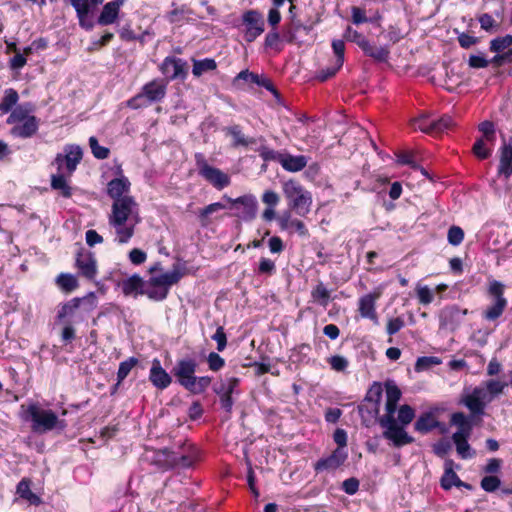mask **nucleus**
Wrapping results in <instances>:
<instances>
[{"label": "nucleus", "mask_w": 512, "mask_h": 512, "mask_svg": "<svg viewBox=\"0 0 512 512\" xmlns=\"http://www.w3.org/2000/svg\"><path fill=\"white\" fill-rule=\"evenodd\" d=\"M166 95V85L153 80L142 87L139 94L128 100L127 105L132 109L146 107L153 102L161 101Z\"/></svg>", "instance_id": "nucleus-7"}, {"label": "nucleus", "mask_w": 512, "mask_h": 512, "mask_svg": "<svg viewBox=\"0 0 512 512\" xmlns=\"http://www.w3.org/2000/svg\"><path fill=\"white\" fill-rule=\"evenodd\" d=\"M344 38L347 41L356 43L361 49L367 45L368 40L358 31L352 29L350 26L347 27Z\"/></svg>", "instance_id": "nucleus-53"}, {"label": "nucleus", "mask_w": 512, "mask_h": 512, "mask_svg": "<svg viewBox=\"0 0 512 512\" xmlns=\"http://www.w3.org/2000/svg\"><path fill=\"white\" fill-rule=\"evenodd\" d=\"M450 449L451 444L445 439H441L433 445V452L439 457H444Z\"/></svg>", "instance_id": "nucleus-63"}, {"label": "nucleus", "mask_w": 512, "mask_h": 512, "mask_svg": "<svg viewBox=\"0 0 512 512\" xmlns=\"http://www.w3.org/2000/svg\"><path fill=\"white\" fill-rule=\"evenodd\" d=\"M280 164L287 171L298 172L306 167L307 157L304 155L293 156L286 154L281 157Z\"/></svg>", "instance_id": "nucleus-31"}, {"label": "nucleus", "mask_w": 512, "mask_h": 512, "mask_svg": "<svg viewBox=\"0 0 512 512\" xmlns=\"http://www.w3.org/2000/svg\"><path fill=\"white\" fill-rule=\"evenodd\" d=\"M486 392L481 386L473 388L472 391L465 389L459 404L464 405L470 411L471 417H481L485 414L487 404L491 402V397H487Z\"/></svg>", "instance_id": "nucleus-9"}, {"label": "nucleus", "mask_w": 512, "mask_h": 512, "mask_svg": "<svg viewBox=\"0 0 512 512\" xmlns=\"http://www.w3.org/2000/svg\"><path fill=\"white\" fill-rule=\"evenodd\" d=\"M226 132L231 135L234 139L233 145L235 147L237 146H244L247 147L252 144H256L255 138H246L244 134L242 133L241 127L239 125H233L230 127H227Z\"/></svg>", "instance_id": "nucleus-36"}, {"label": "nucleus", "mask_w": 512, "mask_h": 512, "mask_svg": "<svg viewBox=\"0 0 512 512\" xmlns=\"http://www.w3.org/2000/svg\"><path fill=\"white\" fill-rule=\"evenodd\" d=\"M183 273L177 266L171 272L163 273L149 279V285L152 288L144 289L143 295H146L153 301H163L167 298L169 287L178 283Z\"/></svg>", "instance_id": "nucleus-5"}, {"label": "nucleus", "mask_w": 512, "mask_h": 512, "mask_svg": "<svg viewBox=\"0 0 512 512\" xmlns=\"http://www.w3.org/2000/svg\"><path fill=\"white\" fill-rule=\"evenodd\" d=\"M31 483L32 482L29 478H23L17 484L16 493L20 498L28 501L31 505L38 506L39 504H41L42 501L38 495L31 491Z\"/></svg>", "instance_id": "nucleus-30"}, {"label": "nucleus", "mask_w": 512, "mask_h": 512, "mask_svg": "<svg viewBox=\"0 0 512 512\" xmlns=\"http://www.w3.org/2000/svg\"><path fill=\"white\" fill-rule=\"evenodd\" d=\"M208 367L212 371H219L225 365V360L216 352H210L207 358Z\"/></svg>", "instance_id": "nucleus-57"}, {"label": "nucleus", "mask_w": 512, "mask_h": 512, "mask_svg": "<svg viewBox=\"0 0 512 512\" xmlns=\"http://www.w3.org/2000/svg\"><path fill=\"white\" fill-rule=\"evenodd\" d=\"M119 177L112 179L107 184V194L114 201H118L122 199V197L127 196L126 193L129 192L131 183L127 177L122 174V169L118 168Z\"/></svg>", "instance_id": "nucleus-22"}, {"label": "nucleus", "mask_w": 512, "mask_h": 512, "mask_svg": "<svg viewBox=\"0 0 512 512\" xmlns=\"http://www.w3.org/2000/svg\"><path fill=\"white\" fill-rule=\"evenodd\" d=\"M195 162L198 174L218 190L230 184L229 176L220 169L210 166L202 153L195 154Z\"/></svg>", "instance_id": "nucleus-10"}, {"label": "nucleus", "mask_w": 512, "mask_h": 512, "mask_svg": "<svg viewBox=\"0 0 512 512\" xmlns=\"http://www.w3.org/2000/svg\"><path fill=\"white\" fill-rule=\"evenodd\" d=\"M417 296H418L419 302L423 305L430 304L434 299L433 292L427 286L418 288Z\"/></svg>", "instance_id": "nucleus-61"}, {"label": "nucleus", "mask_w": 512, "mask_h": 512, "mask_svg": "<svg viewBox=\"0 0 512 512\" xmlns=\"http://www.w3.org/2000/svg\"><path fill=\"white\" fill-rule=\"evenodd\" d=\"M347 456L344 449L336 448L328 457L319 459L314 464V470L317 473L336 470L346 461Z\"/></svg>", "instance_id": "nucleus-21"}, {"label": "nucleus", "mask_w": 512, "mask_h": 512, "mask_svg": "<svg viewBox=\"0 0 512 512\" xmlns=\"http://www.w3.org/2000/svg\"><path fill=\"white\" fill-rule=\"evenodd\" d=\"M311 297L315 302L326 307L330 301V291L322 282H319L311 291Z\"/></svg>", "instance_id": "nucleus-40"}, {"label": "nucleus", "mask_w": 512, "mask_h": 512, "mask_svg": "<svg viewBox=\"0 0 512 512\" xmlns=\"http://www.w3.org/2000/svg\"><path fill=\"white\" fill-rule=\"evenodd\" d=\"M89 146L95 158L100 160L108 158L110 150L106 147L100 146L95 136H91L89 138Z\"/></svg>", "instance_id": "nucleus-48"}, {"label": "nucleus", "mask_w": 512, "mask_h": 512, "mask_svg": "<svg viewBox=\"0 0 512 512\" xmlns=\"http://www.w3.org/2000/svg\"><path fill=\"white\" fill-rule=\"evenodd\" d=\"M86 299H91L92 301H94V293H90L88 296L82 298L75 297L67 301L66 303L62 304L60 309L58 310L57 319L59 321H63L66 317L72 316L75 313V311L80 307L81 302Z\"/></svg>", "instance_id": "nucleus-29"}, {"label": "nucleus", "mask_w": 512, "mask_h": 512, "mask_svg": "<svg viewBox=\"0 0 512 512\" xmlns=\"http://www.w3.org/2000/svg\"><path fill=\"white\" fill-rule=\"evenodd\" d=\"M242 24L245 26L244 38L247 42H253L265 29L263 15L258 10L245 11Z\"/></svg>", "instance_id": "nucleus-13"}, {"label": "nucleus", "mask_w": 512, "mask_h": 512, "mask_svg": "<svg viewBox=\"0 0 512 512\" xmlns=\"http://www.w3.org/2000/svg\"><path fill=\"white\" fill-rule=\"evenodd\" d=\"M501 484V480L494 475L485 476L481 479L480 486L481 488L489 493L496 491Z\"/></svg>", "instance_id": "nucleus-54"}, {"label": "nucleus", "mask_w": 512, "mask_h": 512, "mask_svg": "<svg viewBox=\"0 0 512 512\" xmlns=\"http://www.w3.org/2000/svg\"><path fill=\"white\" fill-rule=\"evenodd\" d=\"M380 426L384 429L383 437L393 443L397 448L411 444L415 439L410 436L403 425H399L394 416L381 417L379 419Z\"/></svg>", "instance_id": "nucleus-8"}, {"label": "nucleus", "mask_w": 512, "mask_h": 512, "mask_svg": "<svg viewBox=\"0 0 512 512\" xmlns=\"http://www.w3.org/2000/svg\"><path fill=\"white\" fill-rule=\"evenodd\" d=\"M439 426L440 422L432 411L422 413L414 423V429L421 434H427Z\"/></svg>", "instance_id": "nucleus-27"}, {"label": "nucleus", "mask_w": 512, "mask_h": 512, "mask_svg": "<svg viewBox=\"0 0 512 512\" xmlns=\"http://www.w3.org/2000/svg\"><path fill=\"white\" fill-rule=\"evenodd\" d=\"M358 412L361 416L362 424L366 427H370L376 422L379 423V419L381 418L379 417L380 405L378 404H368L366 402H362L358 406Z\"/></svg>", "instance_id": "nucleus-26"}, {"label": "nucleus", "mask_w": 512, "mask_h": 512, "mask_svg": "<svg viewBox=\"0 0 512 512\" xmlns=\"http://www.w3.org/2000/svg\"><path fill=\"white\" fill-rule=\"evenodd\" d=\"M439 363H440V360L437 357L422 356L417 359L416 364H415V370L422 371V370L428 369L432 365H438Z\"/></svg>", "instance_id": "nucleus-56"}, {"label": "nucleus", "mask_w": 512, "mask_h": 512, "mask_svg": "<svg viewBox=\"0 0 512 512\" xmlns=\"http://www.w3.org/2000/svg\"><path fill=\"white\" fill-rule=\"evenodd\" d=\"M70 2L76 10L79 24H83V18H87L90 13L89 0H71Z\"/></svg>", "instance_id": "nucleus-49"}, {"label": "nucleus", "mask_w": 512, "mask_h": 512, "mask_svg": "<svg viewBox=\"0 0 512 512\" xmlns=\"http://www.w3.org/2000/svg\"><path fill=\"white\" fill-rule=\"evenodd\" d=\"M252 83L264 87L270 91L276 99L280 98V93L269 78L255 74V76H252Z\"/></svg>", "instance_id": "nucleus-52"}, {"label": "nucleus", "mask_w": 512, "mask_h": 512, "mask_svg": "<svg viewBox=\"0 0 512 512\" xmlns=\"http://www.w3.org/2000/svg\"><path fill=\"white\" fill-rule=\"evenodd\" d=\"M415 417L414 409L407 404L400 406L398 410L397 422L399 425L407 426Z\"/></svg>", "instance_id": "nucleus-46"}, {"label": "nucleus", "mask_w": 512, "mask_h": 512, "mask_svg": "<svg viewBox=\"0 0 512 512\" xmlns=\"http://www.w3.org/2000/svg\"><path fill=\"white\" fill-rule=\"evenodd\" d=\"M162 73L169 79H185L188 72L186 61L176 57H166L161 64Z\"/></svg>", "instance_id": "nucleus-18"}, {"label": "nucleus", "mask_w": 512, "mask_h": 512, "mask_svg": "<svg viewBox=\"0 0 512 512\" xmlns=\"http://www.w3.org/2000/svg\"><path fill=\"white\" fill-rule=\"evenodd\" d=\"M507 386L506 383L500 382L498 380H488L485 383L484 390L487 392V397H491V401L496 397L497 395L501 394L504 390V388Z\"/></svg>", "instance_id": "nucleus-51"}, {"label": "nucleus", "mask_w": 512, "mask_h": 512, "mask_svg": "<svg viewBox=\"0 0 512 512\" xmlns=\"http://www.w3.org/2000/svg\"><path fill=\"white\" fill-rule=\"evenodd\" d=\"M217 343V350L222 352L227 346V336L222 326L216 329V332L211 337Z\"/></svg>", "instance_id": "nucleus-59"}, {"label": "nucleus", "mask_w": 512, "mask_h": 512, "mask_svg": "<svg viewBox=\"0 0 512 512\" xmlns=\"http://www.w3.org/2000/svg\"><path fill=\"white\" fill-rule=\"evenodd\" d=\"M149 380L156 388L163 390L171 384L172 377L162 368L160 361L154 359L150 369Z\"/></svg>", "instance_id": "nucleus-25"}, {"label": "nucleus", "mask_w": 512, "mask_h": 512, "mask_svg": "<svg viewBox=\"0 0 512 512\" xmlns=\"http://www.w3.org/2000/svg\"><path fill=\"white\" fill-rule=\"evenodd\" d=\"M382 392V384L380 382H373V384L368 389L363 402L380 405Z\"/></svg>", "instance_id": "nucleus-44"}, {"label": "nucleus", "mask_w": 512, "mask_h": 512, "mask_svg": "<svg viewBox=\"0 0 512 512\" xmlns=\"http://www.w3.org/2000/svg\"><path fill=\"white\" fill-rule=\"evenodd\" d=\"M448 242L453 245H459L464 239V231L459 226H451L448 230Z\"/></svg>", "instance_id": "nucleus-55"}, {"label": "nucleus", "mask_w": 512, "mask_h": 512, "mask_svg": "<svg viewBox=\"0 0 512 512\" xmlns=\"http://www.w3.org/2000/svg\"><path fill=\"white\" fill-rule=\"evenodd\" d=\"M458 455L462 459H468L475 456V451L471 449V446L468 443V439H452Z\"/></svg>", "instance_id": "nucleus-47"}, {"label": "nucleus", "mask_w": 512, "mask_h": 512, "mask_svg": "<svg viewBox=\"0 0 512 512\" xmlns=\"http://www.w3.org/2000/svg\"><path fill=\"white\" fill-rule=\"evenodd\" d=\"M283 193L288 200V206L299 216H306L312 205L311 193L305 190L299 182L288 180L283 183Z\"/></svg>", "instance_id": "nucleus-3"}, {"label": "nucleus", "mask_w": 512, "mask_h": 512, "mask_svg": "<svg viewBox=\"0 0 512 512\" xmlns=\"http://www.w3.org/2000/svg\"><path fill=\"white\" fill-rule=\"evenodd\" d=\"M380 297V293H368L359 299V313L363 318L373 320L375 323L378 321L377 313L375 310L376 300Z\"/></svg>", "instance_id": "nucleus-24"}, {"label": "nucleus", "mask_w": 512, "mask_h": 512, "mask_svg": "<svg viewBox=\"0 0 512 512\" xmlns=\"http://www.w3.org/2000/svg\"><path fill=\"white\" fill-rule=\"evenodd\" d=\"M223 199L231 204V208L239 210V212L235 214L236 217L246 222L251 221L256 217L258 203L254 196L243 195L236 199H233L227 195H224Z\"/></svg>", "instance_id": "nucleus-12"}, {"label": "nucleus", "mask_w": 512, "mask_h": 512, "mask_svg": "<svg viewBox=\"0 0 512 512\" xmlns=\"http://www.w3.org/2000/svg\"><path fill=\"white\" fill-rule=\"evenodd\" d=\"M411 125L415 130H420L423 133L438 135L453 127L454 121L449 115H443L439 119H431L429 115L422 114L413 119Z\"/></svg>", "instance_id": "nucleus-11"}, {"label": "nucleus", "mask_w": 512, "mask_h": 512, "mask_svg": "<svg viewBox=\"0 0 512 512\" xmlns=\"http://www.w3.org/2000/svg\"><path fill=\"white\" fill-rule=\"evenodd\" d=\"M145 282L138 274H134L125 279L121 283L122 292L124 295L129 296L134 294L143 295Z\"/></svg>", "instance_id": "nucleus-28"}, {"label": "nucleus", "mask_w": 512, "mask_h": 512, "mask_svg": "<svg viewBox=\"0 0 512 512\" xmlns=\"http://www.w3.org/2000/svg\"><path fill=\"white\" fill-rule=\"evenodd\" d=\"M56 283L64 292H72L78 287L76 277L69 273L59 274L56 278Z\"/></svg>", "instance_id": "nucleus-42"}, {"label": "nucleus", "mask_w": 512, "mask_h": 512, "mask_svg": "<svg viewBox=\"0 0 512 512\" xmlns=\"http://www.w3.org/2000/svg\"><path fill=\"white\" fill-rule=\"evenodd\" d=\"M217 63L212 58H205L202 60L193 59L192 73L195 77H200L203 73L215 70Z\"/></svg>", "instance_id": "nucleus-38"}, {"label": "nucleus", "mask_w": 512, "mask_h": 512, "mask_svg": "<svg viewBox=\"0 0 512 512\" xmlns=\"http://www.w3.org/2000/svg\"><path fill=\"white\" fill-rule=\"evenodd\" d=\"M497 175L504 177L506 180L512 176V136L507 142L504 139L503 144L499 148Z\"/></svg>", "instance_id": "nucleus-19"}, {"label": "nucleus", "mask_w": 512, "mask_h": 512, "mask_svg": "<svg viewBox=\"0 0 512 512\" xmlns=\"http://www.w3.org/2000/svg\"><path fill=\"white\" fill-rule=\"evenodd\" d=\"M504 290L505 285L502 282L495 279L488 280L487 295L492 299V302L482 311L484 320L495 322L503 315L508 305V301L504 297Z\"/></svg>", "instance_id": "nucleus-4"}, {"label": "nucleus", "mask_w": 512, "mask_h": 512, "mask_svg": "<svg viewBox=\"0 0 512 512\" xmlns=\"http://www.w3.org/2000/svg\"><path fill=\"white\" fill-rule=\"evenodd\" d=\"M33 110H34V107L30 103L18 106L14 110L11 111L10 115L8 116V118L6 120V123L11 125L14 123H18L20 121H24L27 118L32 116L31 113L33 112Z\"/></svg>", "instance_id": "nucleus-35"}, {"label": "nucleus", "mask_w": 512, "mask_h": 512, "mask_svg": "<svg viewBox=\"0 0 512 512\" xmlns=\"http://www.w3.org/2000/svg\"><path fill=\"white\" fill-rule=\"evenodd\" d=\"M478 20L481 28L485 31H491L492 29L498 27V24H496L493 17L488 13L482 14Z\"/></svg>", "instance_id": "nucleus-64"}, {"label": "nucleus", "mask_w": 512, "mask_h": 512, "mask_svg": "<svg viewBox=\"0 0 512 512\" xmlns=\"http://www.w3.org/2000/svg\"><path fill=\"white\" fill-rule=\"evenodd\" d=\"M51 187L54 190H59L61 195L69 198L72 195V188L67 184L63 173L59 172L51 177Z\"/></svg>", "instance_id": "nucleus-39"}, {"label": "nucleus", "mask_w": 512, "mask_h": 512, "mask_svg": "<svg viewBox=\"0 0 512 512\" xmlns=\"http://www.w3.org/2000/svg\"><path fill=\"white\" fill-rule=\"evenodd\" d=\"M478 130L482 133V136L475 141L472 151L477 158L484 160L489 158V153L483 148V140L489 141V143L494 146L496 141V129L492 121L485 120L478 125Z\"/></svg>", "instance_id": "nucleus-14"}, {"label": "nucleus", "mask_w": 512, "mask_h": 512, "mask_svg": "<svg viewBox=\"0 0 512 512\" xmlns=\"http://www.w3.org/2000/svg\"><path fill=\"white\" fill-rule=\"evenodd\" d=\"M259 153L264 161H278L280 163V159L283 157V154H280L266 146H261L259 148Z\"/></svg>", "instance_id": "nucleus-60"}, {"label": "nucleus", "mask_w": 512, "mask_h": 512, "mask_svg": "<svg viewBox=\"0 0 512 512\" xmlns=\"http://www.w3.org/2000/svg\"><path fill=\"white\" fill-rule=\"evenodd\" d=\"M137 363L138 360L135 357H130L129 359L120 363L117 372L118 384L121 383L129 375L130 371Z\"/></svg>", "instance_id": "nucleus-50"}, {"label": "nucleus", "mask_w": 512, "mask_h": 512, "mask_svg": "<svg viewBox=\"0 0 512 512\" xmlns=\"http://www.w3.org/2000/svg\"><path fill=\"white\" fill-rule=\"evenodd\" d=\"M196 369V360L193 358H186L177 361L175 366L172 368L171 373L177 379V382L187 390L191 381L195 378Z\"/></svg>", "instance_id": "nucleus-16"}, {"label": "nucleus", "mask_w": 512, "mask_h": 512, "mask_svg": "<svg viewBox=\"0 0 512 512\" xmlns=\"http://www.w3.org/2000/svg\"><path fill=\"white\" fill-rule=\"evenodd\" d=\"M64 152L65 154L58 153L56 155L54 163L57 165L58 172L62 171L65 164L68 174H72L82 159V149L78 145H67Z\"/></svg>", "instance_id": "nucleus-15"}, {"label": "nucleus", "mask_w": 512, "mask_h": 512, "mask_svg": "<svg viewBox=\"0 0 512 512\" xmlns=\"http://www.w3.org/2000/svg\"><path fill=\"white\" fill-rule=\"evenodd\" d=\"M226 205L221 202H215L212 204L207 205L206 207L202 208L198 212V218L200 221V224L205 227L209 224V216L212 213H215L219 210L225 209Z\"/></svg>", "instance_id": "nucleus-41"}, {"label": "nucleus", "mask_w": 512, "mask_h": 512, "mask_svg": "<svg viewBox=\"0 0 512 512\" xmlns=\"http://www.w3.org/2000/svg\"><path fill=\"white\" fill-rule=\"evenodd\" d=\"M404 325V320L400 317L390 319L386 326V332L388 335L392 336L399 332L404 327Z\"/></svg>", "instance_id": "nucleus-62"}, {"label": "nucleus", "mask_w": 512, "mask_h": 512, "mask_svg": "<svg viewBox=\"0 0 512 512\" xmlns=\"http://www.w3.org/2000/svg\"><path fill=\"white\" fill-rule=\"evenodd\" d=\"M119 10L120 7H118L116 3H106L98 17V24L103 26L113 24L118 17Z\"/></svg>", "instance_id": "nucleus-33"}, {"label": "nucleus", "mask_w": 512, "mask_h": 512, "mask_svg": "<svg viewBox=\"0 0 512 512\" xmlns=\"http://www.w3.org/2000/svg\"><path fill=\"white\" fill-rule=\"evenodd\" d=\"M332 48L336 55V64L338 67H342L344 62L345 44L343 40H333Z\"/></svg>", "instance_id": "nucleus-58"}, {"label": "nucleus", "mask_w": 512, "mask_h": 512, "mask_svg": "<svg viewBox=\"0 0 512 512\" xmlns=\"http://www.w3.org/2000/svg\"><path fill=\"white\" fill-rule=\"evenodd\" d=\"M137 203L132 196H124L118 201H114L109 215V225L115 229L118 242L127 243L134 235L135 224L127 225L126 223L137 215Z\"/></svg>", "instance_id": "nucleus-2"}, {"label": "nucleus", "mask_w": 512, "mask_h": 512, "mask_svg": "<svg viewBox=\"0 0 512 512\" xmlns=\"http://www.w3.org/2000/svg\"><path fill=\"white\" fill-rule=\"evenodd\" d=\"M27 414L32 422V431L35 433H46L57 427L62 430L65 427L64 421H60L55 412L50 409H41L37 404H30Z\"/></svg>", "instance_id": "nucleus-6"}, {"label": "nucleus", "mask_w": 512, "mask_h": 512, "mask_svg": "<svg viewBox=\"0 0 512 512\" xmlns=\"http://www.w3.org/2000/svg\"><path fill=\"white\" fill-rule=\"evenodd\" d=\"M19 100L18 92L13 88H8L4 91V96L0 103V110L3 114L12 111V108L17 104Z\"/></svg>", "instance_id": "nucleus-37"}, {"label": "nucleus", "mask_w": 512, "mask_h": 512, "mask_svg": "<svg viewBox=\"0 0 512 512\" xmlns=\"http://www.w3.org/2000/svg\"><path fill=\"white\" fill-rule=\"evenodd\" d=\"M199 458V451L193 444L181 443L155 452L154 464L163 470L190 468Z\"/></svg>", "instance_id": "nucleus-1"}, {"label": "nucleus", "mask_w": 512, "mask_h": 512, "mask_svg": "<svg viewBox=\"0 0 512 512\" xmlns=\"http://www.w3.org/2000/svg\"><path fill=\"white\" fill-rule=\"evenodd\" d=\"M453 461L447 460L445 462V471L441 478V487L444 490H450L453 486L460 487L461 480L452 469Z\"/></svg>", "instance_id": "nucleus-32"}, {"label": "nucleus", "mask_w": 512, "mask_h": 512, "mask_svg": "<svg viewBox=\"0 0 512 512\" xmlns=\"http://www.w3.org/2000/svg\"><path fill=\"white\" fill-rule=\"evenodd\" d=\"M512 45V35L497 37L490 41V51L495 53L503 52Z\"/></svg>", "instance_id": "nucleus-45"}, {"label": "nucleus", "mask_w": 512, "mask_h": 512, "mask_svg": "<svg viewBox=\"0 0 512 512\" xmlns=\"http://www.w3.org/2000/svg\"><path fill=\"white\" fill-rule=\"evenodd\" d=\"M363 52L373 58L377 62H387L389 58V48L386 46H374L369 41L367 45L362 48Z\"/></svg>", "instance_id": "nucleus-34"}, {"label": "nucleus", "mask_w": 512, "mask_h": 512, "mask_svg": "<svg viewBox=\"0 0 512 512\" xmlns=\"http://www.w3.org/2000/svg\"><path fill=\"white\" fill-rule=\"evenodd\" d=\"M212 378L209 376H195L194 380L191 381L187 391L192 394H201L206 391V389L210 386Z\"/></svg>", "instance_id": "nucleus-43"}, {"label": "nucleus", "mask_w": 512, "mask_h": 512, "mask_svg": "<svg viewBox=\"0 0 512 512\" xmlns=\"http://www.w3.org/2000/svg\"><path fill=\"white\" fill-rule=\"evenodd\" d=\"M386 390V403L385 410L386 414L383 417H392L397 411V404L402 396V392L399 387L393 381L385 382Z\"/></svg>", "instance_id": "nucleus-23"}, {"label": "nucleus", "mask_w": 512, "mask_h": 512, "mask_svg": "<svg viewBox=\"0 0 512 512\" xmlns=\"http://www.w3.org/2000/svg\"><path fill=\"white\" fill-rule=\"evenodd\" d=\"M75 265L83 277L88 280L95 279L97 275V261L91 251L80 249L76 255Z\"/></svg>", "instance_id": "nucleus-17"}, {"label": "nucleus", "mask_w": 512, "mask_h": 512, "mask_svg": "<svg viewBox=\"0 0 512 512\" xmlns=\"http://www.w3.org/2000/svg\"><path fill=\"white\" fill-rule=\"evenodd\" d=\"M10 134L15 138L28 139L35 136L39 130L40 119L31 116L24 121L12 124Z\"/></svg>", "instance_id": "nucleus-20"}]
</instances>
